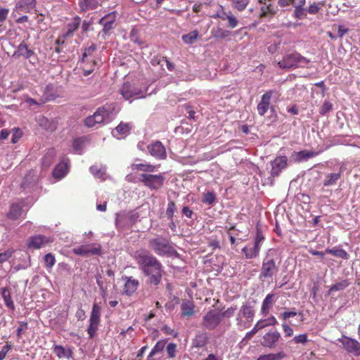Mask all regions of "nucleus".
<instances>
[{
  "label": "nucleus",
  "instance_id": "obj_1",
  "mask_svg": "<svg viewBox=\"0 0 360 360\" xmlns=\"http://www.w3.org/2000/svg\"><path fill=\"white\" fill-rule=\"evenodd\" d=\"M133 257L143 275L148 278V284L159 285L163 274V266L161 262L146 250L135 251Z\"/></svg>",
  "mask_w": 360,
  "mask_h": 360
},
{
  "label": "nucleus",
  "instance_id": "obj_2",
  "mask_svg": "<svg viewBox=\"0 0 360 360\" xmlns=\"http://www.w3.org/2000/svg\"><path fill=\"white\" fill-rule=\"evenodd\" d=\"M274 252L271 249L269 250L262 259L259 273V278L262 281L272 279L279 271V266L276 264V257L273 255Z\"/></svg>",
  "mask_w": 360,
  "mask_h": 360
},
{
  "label": "nucleus",
  "instance_id": "obj_3",
  "mask_svg": "<svg viewBox=\"0 0 360 360\" xmlns=\"http://www.w3.org/2000/svg\"><path fill=\"white\" fill-rule=\"evenodd\" d=\"M265 237L261 230L257 227V231L252 244H248L242 249L245 259H252L259 257L262 245Z\"/></svg>",
  "mask_w": 360,
  "mask_h": 360
},
{
  "label": "nucleus",
  "instance_id": "obj_4",
  "mask_svg": "<svg viewBox=\"0 0 360 360\" xmlns=\"http://www.w3.org/2000/svg\"><path fill=\"white\" fill-rule=\"evenodd\" d=\"M255 316V310L250 303L243 304L236 316V325L240 330L250 326Z\"/></svg>",
  "mask_w": 360,
  "mask_h": 360
},
{
  "label": "nucleus",
  "instance_id": "obj_5",
  "mask_svg": "<svg viewBox=\"0 0 360 360\" xmlns=\"http://www.w3.org/2000/svg\"><path fill=\"white\" fill-rule=\"evenodd\" d=\"M309 62V60L302 56L299 53L295 52L284 56L283 60L279 61L278 65L281 68L290 69L299 66L304 67Z\"/></svg>",
  "mask_w": 360,
  "mask_h": 360
},
{
  "label": "nucleus",
  "instance_id": "obj_6",
  "mask_svg": "<svg viewBox=\"0 0 360 360\" xmlns=\"http://www.w3.org/2000/svg\"><path fill=\"white\" fill-rule=\"evenodd\" d=\"M149 245L152 250L158 255L171 256L175 252V250L171 245L169 240L163 237H158L151 239Z\"/></svg>",
  "mask_w": 360,
  "mask_h": 360
},
{
  "label": "nucleus",
  "instance_id": "obj_7",
  "mask_svg": "<svg viewBox=\"0 0 360 360\" xmlns=\"http://www.w3.org/2000/svg\"><path fill=\"white\" fill-rule=\"evenodd\" d=\"M165 176L162 174H151L143 173L140 174L139 180L150 190H158L164 184Z\"/></svg>",
  "mask_w": 360,
  "mask_h": 360
},
{
  "label": "nucleus",
  "instance_id": "obj_8",
  "mask_svg": "<svg viewBox=\"0 0 360 360\" xmlns=\"http://www.w3.org/2000/svg\"><path fill=\"white\" fill-rule=\"evenodd\" d=\"M101 308L96 303H94L92 307V309L91 311L90 319H89V325L87 329L88 334L89 338H92L94 337L97 330L98 326L101 321Z\"/></svg>",
  "mask_w": 360,
  "mask_h": 360
},
{
  "label": "nucleus",
  "instance_id": "obj_9",
  "mask_svg": "<svg viewBox=\"0 0 360 360\" xmlns=\"http://www.w3.org/2000/svg\"><path fill=\"white\" fill-rule=\"evenodd\" d=\"M221 313L217 309H212L202 317V326L208 330L215 329L221 323Z\"/></svg>",
  "mask_w": 360,
  "mask_h": 360
},
{
  "label": "nucleus",
  "instance_id": "obj_10",
  "mask_svg": "<svg viewBox=\"0 0 360 360\" xmlns=\"http://www.w3.org/2000/svg\"><path fill=\"white\" fill-rule=\"evenodd\" d=\"M120 91L125 100H129L132 98H139L145 97L144 94L146 90L142 91L134 84L125 82L120 88Z\"/></svg>",
  "mask_w": 360,
  "mask_h": 360
},
{
  "label": "nucleus",
  "instance_id": "obj_11",
  "mask_svg": "<svg viewBox=\"0 0 360 360\" xmlns=\"http://www.w3.org/2000/svg\"><path fill=\"white\" fill-rule=\"evenodd\" d=\"M116 20L117 13L115 11L106 14L99 20L98 24L103 26L101 32L103 38L106 35H109L110 32L115 28Z\"/></svg>",
  "mask_w": 360,
  "mask_h": 360
},
{
  "label": "nucleus",
  "instance_id": "obj_12",
  "mask_svg": "<svg viewBox=\"0 0 360 360\" xmlns=\"http://www.w3.org/2000/svg\"><path fill=\"white\" fill-rule=\"evenodd\" d=\"M338 341L347 352L356 356H360V343L356 340L342 335L341 338L338 339Z\"/></svg>",
  "mask_w": 360,
  "mask_h": 360
},
{
  "label": "nucleus",
  "instance_id": "obj_13",
  "mask_svg": "<svg viewBox=\"0 0 360 360\" xmlns=\"http://www.w3.org/2000/svg\"><path fill=\"white\" fill-rule=\"evenodd\" d=\"M149 154L157 160H165L167 152L165 146L160 141H156L147 146Z\"/></svg>",
  "mask_w": 360,
  "mask_h": 360
},
{
  "label": "nucleus",
  "instance_id": "obj_14",
  "mask_svg": "<svg viewBox=\"0 0 360 360\" xmlns=\"http://www.w3.org/2000/svg\"><path fill=\"white\" fill-rule=\"evenodd\" d=\"M13 57L15 58L22 57L24 59L30 60L32 58H36L37 56L35 52L28 47L25 40H22L18 46L17 49L14 51Z\"/></svg>",
  "mask_w": 360,
  "mask_h": 360
},
{
  "label": "nucleus",
  "instance_id": "obj_15",
  "mask_svg": "<svg viewBox=\"0 0 360 360\" xmlns=\"http://www.w3.org/2000/svg\"><path fill=\"white\" fill-rule=\"evenodd\" d=\"M101 246L94 247L91 244L82 245L72 249L77 255L87 257L89 255H101Z\"/></svg>",
  "mask_w": 360,
  "mask_h": 360
},
{
  "label": "nucleus",
  "instance_id": "obj_16",
  "mask_svg": "<svg viewBox=\"0 0 360 360\" xmlns=\"http://www.w3.org/2000/svg\"><path fill=\"white\" fill-rule=\"evenodd\" d=\"M53 240L42 235H36L29 238L27 242L28 249H40L46 245L52 243Z\"/></svg>",
  "mask_w": 360,
  "mask_h": 360
},
{
  "label": "nucleus",
  "instance_id": "obj_17",
  "mask_svg": "<svg viewBox=\"0 0 360 360\" xmlns=\"http://www.w3.org/2000/svg\"><path fill=\"white\" fill-rule=\"evenodd\" d=\"M271 175L274 177L278 176L282 170L287 167L288 159L286 156H279L276 158L271 162Z\"/></svg>",
  "mask_w": 360,
  "mask_h": 360
},
{
  "label": "nucleus",
  "instance_id": "obj_18",
  "mask_svg": "<svg viewBox=\"0 0 360 360\" xmlns=\"http://www.w3.org/2000/svg\"><path fill=\"white\" fill-rule=\"evenodd\" d=\"M54 96L49 92L48 87L44 91V94L38 98H27L25 103L29 106H41L49 101L54 99Z\"/></svg>",
  "mask_w": 360,
  "mask_h": 360
},
{
  "label": "nucleus",
  "instance_id": "obj_19",
  "mask_svg": "<svg viewBox=\"0 0 360 360\" xmlns=\"http://www.w3.org/2000/svg\"><path fill=\"white\" fill-rule=\"evenodd\" d=\"M281 338V334L278 331L269 332L263 336L262 345L265 347L273 348Z\"/></svg>",
  "mask_w": 360,
  "mask_h": 360
},
{
  "label": "nucleus",
  "instance_id": "obj_20",
  "mask_svg": "<svg viewBox=\"0 0 360 360\" xmlns=\"http://www.w3.org/2000/svg\"><path fill=\"white\" fill-rule=\"evenodd\" d=\"M125 283L124 285V292L129 296L132 295L139 286V281L137 279L133 278L131 276L125 277Z\"/></svg>",
  "mask_w": 360,
  "mask_h": 360
},
{
  "label": "nucleus",
  "instance_id": "obj_21",
  "mask_svg": "<svg viewBox=\"0 0 360 360\" xmlns=\"http://www.w3.org/2000/svg\"><path fill=\"white\" fill-rule=\"evenodd\" d=\"M160 165H153L148 162L134 163L131 165V169L133 171H141L145 173H152L156 172Z\"/></svg>",
  "mask_w": 360,
  "mask_h": 360
},
{
  "label": "nucleus",
  "instance_id": "obj_22",
  "mask_svg": "<svg viewBox=\"0 0 360 360\" xmlns=\"http://www.w3.org/2000/svg\"><path fill=\"white\" fill-rule=\"evenodd\" d=\"M343 171V167L341 166L340 167L339 172L328 174L323 180V186H331L335 185L337 183V181L340 179Z\"/></svg>",
  "mask_w": 360,
  "mask_h": 360
},
{
  "label": "nucleus",
  "instance_id": "obj_23",
  "mask_svg": "<svg viewBox=\"0 0 360 360\" xmlns=\"http://www.w3.org/2000/svg\"><path fill=\"white\" fill-rule=\"evenodd\" d=\"M104 120V114H92L86 117L84 124L88 127H94L101 124Z\"/></svg>",
  "mask_w": 360,
  "mask_h": 360
},
{
  "label": "nucleus",
  "instance_id": "obj_24",
  "mask_svg": "<svg viewBox=\"0 0 360 360\" xmlns=\"http://www.w3.org/2000/svg\"><path fill=\"white\" fill-rule=\"evenodd\" d=\"M181 315L190 317L195 313V304L193 301L184 300L181 305Z\"/></svg>",
  "mask_w": 360,
  "mask_h": 360
},
{
  "label": "nucleus",
  "instance_id": "obj_25",
  "mask_svg": "<svg viewBox=\"0 0 360 360\" xmlns=\"http://www.w3.org/2000/svg\"><path fill=\"white\" fill-rule=\"evenodd\" d=\"M22 212V207L19 204L13 203L11 205L6 216L11 220H17L21 217Z\"/></svg>",
  "mask_w": 360,
  "mask_h": 360
},
{
  "label": "nucleus",
  "instance_id": "obj_26",
  "mask_svg": "<svg viewBox=\"0 0 360 360\" xmlns=\"http://www.w3.org/2000/svg\"><path fill=\"white\" fill-rule=\"evenodd\" d=\"M271 96L272 91H266L265 94L262 95L261 101L257 105V109L259 111L266 112L269 110Z\"/></svg>",
  "mask_w": 360,
  "mask_h": 360
},
{
  "label": "nucleus",
  "instance_id": "obj_27",
  "mask_svg": "<svg viewBox=\"0 0 360 360\" xmlns=\"http://www.w3.org/2000/svg\"><path fill=\"white\" fill-rule=\"evenodd\" d=\"M278 11V7L273 4H264V5L261 7V13L259 14V18H266V17H273L276 14Z\"/></svg>",
  "mask_w": 360,
  "mask_h": 360
},
{
  "label": "nucleus",
  "instance_id": "obj_28",
  "mask_svg": "<svg viewBox=\"0 0 360 360\" xmlns=\"http://www.w3.org/2000/svg\"><path fill=\"white\" fill-rule=\"evenodd\" d=\"M275 295L274 293L268 294L262 302L261 312L263 316L269 314L270 309L274 304V297Z\"/></svg>",
  "mask_w": 360,
  "mask_h": 360
},
{
  "label": "nucleus",
  "instance_id": "obj_29",
  "mask_svg": "<svg viewBox=\"0 0 360 360\" xmlns=\"http://www.w3.org/2000/svg\"><path fill=\"white\" fill-rule=\"evenodd\" d=\"M79 6L81 11L85 12L97 8L100 3L98 0H79Z\"/></svg>",
  "mask_w": 360,
  "mask_h": 360
},
{
  "label": "nucleus",
  "instance_id": "obj_30",
  "mask_svg": "<svg viewBox=\"0 0 360 360\" xmlns=\"http://www.w3.org/2000/svg\"><path fill=\"white\" fill-rule=\"evenodd\" d=\"M81 23V18L79 16H75L72 21L68 24V30L63 34V37L66 39L71 36L72 33L77 30Z\"/></svg>",
  "mask_w": 360,
  "mask_h": 360
},
{
  "label": "nucleus",
  "instance_id": "obj_31",
  "mask_svg": "<svg viewBox=\"0 0 360 360\" xmlns=\"http://www.w3.org/2000/svg\"><path fill=\"white\" fill-rule=\"evenodd\" d=\"M68 173V165L65 162H60L54 168L53 176L55 179H61Z\"/></svg>",
  "mask_w": 360,
  "mask_h": 360
},
{
  "label": "nucleus",
  "instance_id": "obj_32",
  "mask_svg": "<svg viewBox=\"0 0 360 360\" xmlns=\"http://www.w3.org/2000/svg\"><path fill=\"white\" fill-rule=\"evenodd\" d=\"M1 294L4 299L6 306L13 310L15 309V304L11 297V292L7 288H2L1 289Z\"/></svg>",
  "mask_w": 360,
  "mask_h": 360
},
{
  "label": "nucleus",
  "instance_id": "obj_33",
  "mask_svg": "<svg viewBox=\"0 0 360 360\" xmlns=\"http://www.w3.org/2000/svg\"><path fill=\"white\" fill-rule=\"evenodd\" d=\"M53 352L60 359L69 358L71 356L72 352L70 349H65L61 345H56L53 347Z\"/></svg>",
  "mask_w": 360,
  "mask_h": 360
},
{
  "label": "nucleus",
  "instance_id": "obj_34",
  "mask_svg": "<svg viewBox=\"0 0 360 360\" xmlns=\"http://www.w3.org/2000/svg\"><path fill=\"white\" fill-rule=\"evenodd\" d=\"M207 342V336L205 333H200L195 335L193 340V345L198 348L203 347Z\"/></svg>",
  "mask_w": 360,
  "mask_h": 360
},
{
  "label": "nucleus",
  "instance_id": "obj_35",
  "mask_svg": "<svg viewBox=\"0 0 360 360\" xmlns=\"http://www.w3.org/2000/svg\"><path fill=\"white\" fill-rule=\"evenodd\" d=\"M286 356L283 352H279L276 354H267L260 355L256 360H281Z\"/></svg>",
  "mask_w": 360,
  "mask_h": 360
},
{
  "label": "nucleus",
  "instance_id": "obj_36",
  "mask_svg": "<svg viewBox=\"0 0 360 360\" xmlns=\"http://www.w3.org/2000/svg\"><path fill=\"white\" fill-rule=\"evenodd\" d=\"M349 284L350 283L347 279H345L340 282L336 283L330 286L328 290V294H331L335 291L344 290L349 285Z\"/></svg>",
  "mask_w": 360,
  "mask_h": 360
},
{
  "label": "nucleus",
  "instance_id": "obj_37",
  "mask_svg": "<svg viewBox=\"0 0 360 360\" xmlns=\"http://www.w3.org/2000/svg\"><path fill=\"white\" fill-rule=\"evenodd\" d=\"M131 129L129 124L121 122L112 131L114 136L127 135Z\"/></svg>",
  "mask_w": 360,
  "mask_h": 360
},
{
  "label": "nucleus",
  "instance_id": "obj_38",
  "mask_svg": "<svg viewBox=\"0 0 360 360\" xmlns=\"http://www.w3.org/2000/svg\"><path fill=\"white\" fill-rule=\"evenodd\" d=\"M326 252L328 254H330L333 256H335L339 258L347 259L349 257L348 253L343 249H340L337 248H334L332 249H326Z\"/></svg>",
  "mask_w": 360,
  "mask_h": 360
},
{
  "label": "nucleus",
  "instance_id": "obj_39",
  "mask_svg": "<svg viewBox=\"0 0 360 360\" xmlns=\"http://www.w3.org/2000/svg\"><path fill=\"white\" fill-rule=\"evenodd\" d=\"M230 34V31L221 27H217L212 30V36L216 39H224L229 37Z\"/></svg>",
  "mask_w": 360,
  "mask_h": 360
},
{
  "label": "nucleus",
  "instance_id": "obj_40",
  "mask_svg": "<svg viewBox=\"0 0 360 360\" xmlns=\"http://www.w3.org/2000/svg\"><path fill=\"white\" fill-rule=\"evenodd\" d=\"M39 124L41 127L47 130L54 131L56 129V124L50 122L44 116H41V117L39 118Z\"/></svg>",
  "mask_w": 360,
  "mask_h": 360
},
{
  "label": "nucleus",
  "instance_id": "obj_41",
  "mask_svg": "<svg viewBox=\"0 0 360 360\" xmlns=\"http://www.w3.org/2000/svg\"><path fill=\"white\" fill-rule=\"evenodd\" d=\"M166 340H159L152 349L151 352L148 355V358H151L155 356L157 353L162 352L166 345Z\"/></svg>",
  "mask_w": 360,
  "mask_h": 360
},
{
  "label": "nucleus",
  "instance_id": "obj_42",
  "mask_svg": "<svg viewBox=\"0 0 360 360\" xmlns=\"http://www.w3.org/2000/svg\"><path fill=\"white\" fill-rule=\"evenodd\" d=\"M318 153H315L314 151H309V150H302L295 154L296 155V160L297 161H301L302 160L308 159L310 158H313L316 156Z\"/></svg>",
  "mask_w": 360,
  "mask_h": 360
},
{
  "label": "nucleus",
  "instance_id": "obj_43",
  "mask_svg": "<svg viewBox=\"0 0 360 360\" xmlns=\"http://www.w3.org/2000/svg\"><path fill=\"white\" fill-rule=\"evenodd\" d=\"M198 37V32L197 30L192 31L187 34L182 36V40L185 44H192Z\"/></svg>",
  "mask_w": 360,
  "mask_h": 360
},
{
  "label": "nucleus",
  "instance_id": "obj_44",
  "mask_svg": "<svg viewBox=\"0 0 360 360\" xmlns=\"http://www.w3.org/2000/svg\"><path fill=\"white\" fill-rule=\"evenodd\" d=\"M176 207L175 202L172 200L169 201L166 210V215L170 221L173 220L174 214V212H176Z\"/></svg>",
  "mask_w": 360,
  "mask_h": 360
},
{
  "label": "nucleus",
  "instance_id": "obj_45",
  "mask_svg": "<svg viewBox=\"0 0 360 360\" xmlns=\"http://www.w3.org/2000/svg\"><path fill=\"white\" fill-rule=\"evenodd\" d=\"M261 323V321H258L255 325V326L253 327V328L248 332L245 335V337L244 339L245 340H250L257 332L259 330L264 328L266 325H259Z\"/></svg>",
  "mask_w": 360,
  "mask_h": 360
},
{
  "label": "nucleus",
  "instance_id": "obj_46",
  "mask_svg": "<svg viewBox=\"0 0 360 360\" xmlns=\"http://www.w3.org/2000/svg\"><path fill=\"white\" fill-rule=\"evenodd\" d=\"M216 200V196L213 192H207L204 193L202 197V202L211 205H212Z\"/></svg>",
  "mask_w": 360,
  "mask_h": 360
},
{
  "label": "nucleus",
  "instance_id": "obj_47",
  "mask_svg": "<svg viewBox=\"0 0 360 360\" xmlns=\"http://www.w3.org/2000/svg\"><path fill=\"white\" fill-rule=\"evenodd\" d=\"M176 347H177L176 344L173 343V342H170L167 345V346L166 347V351L167 353V356L169 359H174V357H176V352H177Z\"/></svg>",
  "mask_w": 360,
  "mask_h": 360
},
{
  "label": "nucleus",
  "instance_id": "obj_48",
  "mask_svg": "<svg viewBox=\"0 0 360 360\" xmlns=\"http://www.w3.org/2000/svg\"><path fill=\"white\" fill-rule=\"evenodd\" d=\"M44 261L46 268L50 269L55 264L56 259L52 253H48L44 256Z\"/></svg>",
  "mask_w": 360,
  "mask_h": 360
},
{
  "label": "nucleus",
  "instance_id": "obj_49",
  "mask_svg": "<svg viewBox=\"0 0 360 360\" xmlns=\"http://www.w3.org/2000/svg\"><path fill=\"white\" fill-rule=\"evenodd\" d=\"M228 20V26L231 28H235L238 24V19L233 15L231 11H229V15L225 17V20Z\"/></svg>",
  "mask_w": 360,
  "mask_h": 360
},
{
  "label": "nucleus",
  "instance_id": "obj_50",
  "mask_svg": "<svg viewBox=\"0 0 360 360\" xmlns=\"http://www.w3.org/2000/svg\"><path fill=\"white\" fill-rule=\"evenodd\" d=\"M14 253V250L12 248L5 250L4 252L0 253V264H3L11 258Z\"/></svg>",
  "mask_w": 360,
  "mask_h": 360
},
{
  "label": "nucleus",
  "instance_id": "obj_51",
  "mask_svg": "<svg viewBox=\"0 0 360 360\" xmlns=\"http://www.w3.org/2000/svg\"><path fill=\"white\" fill-rule=\"evenodd\" d=\"M236 310L237 307L236 305L228 308L226 310L221 313V320H222V318H230L233 316Z\"/></svg>",
  "mask_w": 360,
  "mask_h": 360
},
{
  "label": "nucleus",
  "instance_id": "obj_52",
  "mask_svg": "<svg viewBox=\"0 0 360 360\" xmlns=\"http://www.w3.org/2000/svg\"><path fill=\"white\" fill-rule=\"evenodd\" d=\"M96 45L95 44H91L89 46L84 49V53L82 54V60H84V58L89 56L93 54V53L96 50Z\"/></svg>",
  "mask_w": 360,
  "mask_h": 360
},
{
  "label": "nucleus",
  "instance_id": "obj_53",
  "mask_svg": "<svg viewBox=\"0 0 360 360\" xmlns=\"http://www.w3.org/2000/svg\"><path fill=\"white\" fill-rule=\"evenodd\" d=\"M22 130L19 128H14L13 129V135H12L11 142L13 143H16L20 140V139L22 137Z\"/></svg>",
  "mask_w": 360,
  "mask_h": 360
},
{
  "label": "nucleus",
  "instance_id": "obj_54",
  "mask_svg": "<svg viewBox=\"0 0 360 360\" xmlns=\"http://www.w3.org/2000/svg\"><path fill=\"white\" fill-rule=\"evenodd\" d=\"M306 9L303 6L295 7L294 17L298 19L302 18L303 16L306 15Z\"/></svg>",
  "mask_w": 360,
  "mask_h": 360
},
{
  "label": "nucleus",
  "instance_id": "obj_55",
  "mask_svg": "<svg viewBox=\"0 0 360 360\" xmlns=\"http://www.w3.org/2000/svg\"><path fill=\"white\" fill-rule=\"evenodd\" d=\"M292 341L295 344H304L308 341V338L307 334H300L298 335H296L293 339Z\"/></svg>",
  "mask_w": 360,
  "mask_h": 360
},
{
  "label": "nucleus",
  "instance_id": "obj_56",
  "mask_svg": "<svg viewBox=\"0 0 360 360\" xmlns=\"http://www.w3.org/2000/svg\"><path fill=\"white\" fill-rule=\"evenodd\" d=\"M321 9V7L319 6V4L317 3H313L311 4L308 8L306 9L307 12H308L310 14H316L319 10Z\"/></svg>",
  "mask_w": 360,
  "mask_h": 360
},
{
  "label": "nucleus",
  "instance_id": "obj_57",
  "mask_svg": "<svg viewBox=\"0 0 360 360\" xmlns=\"http://www.w3.org/2000/svg\"><path fill=\"white\" fill-rule=\"evenodd\" d=\"M53 162V157L51 155H46L42 160V165L44 167H49Z\"/></svg>",
  "mask_w": 360,
  "mask_h": 360
},
{
  "label": "nucleus",
  "instance_id": "obj_58",
  "mask_svg": "<svg viewBox=\"0 0 360 360\" xmlns=\"http://www.w3.org/2000/svg\"><path fill=\"white\" fill-rule=\"evenodd\" d=\"M11 345L8 343L2 347L0 351V360H4L6 358L7 353L11 350Z\"/></svg>",
  "mask_w": 360,
  "mask_h": 360
},
{
  "label": "nucleus",
  "instance_id": "obj_59",
  "mask_svg": "<svg viewBox=\"0 0 360 360\" xmlns=\"http://www.w3.org/2000/svg\"><path fill=\"white\" fill-rule=\"evenodd\" d=\"M282 328H283V330L285 333V337H291L293 334V330L292 328L289 326L288 324L286 323H283L282 324Z\"/></svg>",
  "mask_w": 360,
  "mask_h": 360
},
{
  "label": "nucleus",
  "instance_id": "obj_60",
  "mask_svg": "<svg viewBox=\"0 0 360 360\" xmlns=\"http://www.w3.org/2000/svg\"><path fill=\"white\" fill-rule=\"evenodd\" d=\"M91 172L98 178H101L103 176V172L101 169H98L96 166L90 167Z\"/></svg>",
  "mask_w": 360,
  "mask_h": 360
},
{
  "label": "nucleus",
  "instance_id": "obj_61",
  "mask_svg": "<svg viewBox=\"0 0 360 360\" xmlns=\"http://www.w3.org/2000/svg\"><path fill=\"white\" fill-rule=\"evenodd\" d=\"M297 315V312L295 311H284L283 313L281 314L280 317L283 320H287L288 319H290L291 317H294Z\"/></svg>",
  "mask_w": 360,
  "mask_h": 360
},
{
  "label": "nucleus",
  "instance_id": "obj_62",
  "mask_svg": "<svg viewBox=\"0 0 360 360\" xmlns=\"http://www.w3.org/2000/svg\"><path fill=\"white\" fill-rule=\"evenodd\" d=\"M9 10L8 8L0 7V22H4L8 16Z\"/></svg>",
  "mask_w": 360,
  "mask_h": 360
},
{
  "label": "nucleus",
  "instance_id": "obj_63",
  "mask_svg": "<svg viewBox=\"0 0 360 360\" xmlns=\"http://www.w3.org/2000/svg\"><path fill=\"white\" fill-rule=\"evenodd\" d=\"M333 105L330 102L328 101H325L322 107H321V112H328L330 110H332Z\"/></svg>",
  "mask_w": 360,
  "mask_h": 360
},
{
  "label": "nucleus",
  "instance_id": "obj_64",
  "mask_svg": "<svg viewBox=\"0 0 360 360\" xmlns=\"http://www.w3.org/2000/svg\"><path fill=\"white\" fill-rule=\"evenodd\" d=\"M349 32V29L345 27L344 25H338V37L340 38L343 37Z\"/></svg>",
  "mask_w": 360,
  "mask_h": 360
}]
</instances>
